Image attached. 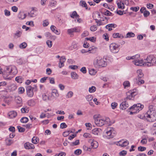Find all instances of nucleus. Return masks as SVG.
Returning a JSON list of instances; mask_svg holds the SVG:
<instances>
[{
  "label": "nucleus",
  "mask_w": 156,
  "mask_h": 156,
  "mask_svg": "<svg viewBox=\"0 0 156 156\" xmlns=\"http://www.w3.org/2000/svg\"><path fill=\"white\" fill-rule=\"evenodd\" d=\"M138 117L141 119H143L144 117H145L147 120L151 122L156 121V105H150L148 111L144 116L139 115Z\"/></svg>",
  "instance_id": "1"
},
{
  "label": "nucleus",
  "mask_w": 156,
  "mask_h": 156,
  "mask_svg": "<svg viewBox=\"0 0 156 156\" xmlns=\"http://www.w3.org/2000/svg\"><path fill=\"white\" fill-rule=\"evenodd\" d=\"M95 124L98 126H101L105 124L110 125L111 124L110 119L108 117H103L99 114H96L94 115Z\"/></svg>",
  "instance_id": "2"
},
{
  "label": "nucleus",
  "mask_w": 156,
  "mask_h": 156,
  "mask_svg": "<svg viewBox=\"0 0 156 156\" xmlns=\"http://www.w3.org/2000/svg\"><path fill=\"white\" fill-rule=\"evenodd\" d=\"M18 71L16 67L14 66H6L5 67L3 77L6 79L10 80L11 77L9 76V75L12 73L13 75H15L17 73Z\"/></svg>",
  "instance_id": "3"
},
{
  "label": "nucleus",
  "mask_w": 156,
  "mask_h": 156,
  "mask_svg": "<svg viewBox=\"0 0 156 156\" xmlns=\"http://www.w3.org/2000/svg\"><path fill=\"white\" fill-rule=\"evenodd\" d=\"M93 65L95 68H100L106 66L107 63L101 57L98 56L94 60Z\"/></svg>",
  "instance_id": "4"
},
{
  "label": "nucleus",
  "mask_w": 156,
  "mask_h": 156,
  "mask_svg": "<svg viewBox=\"0 0 156 156\" xmlns=\"http://www.w3.org/2000/svg\"><path fill=\"white\" fill-rule=\"evenodd\" d=\"M144 66L150 67L155 66L156 64V58L153 55H150L147 56L144 59Z\"/></svg>",
  "instance_id": "5"
},
{
  "label": "nucleus",
  "mask_w": 156,
  "mask_h": 156,
  "mask_svg": "<svg viewBox=\"0 0 156 156\" xmlns=\"http://www.w3.org/2000/svg\"><path fill=\"white\" fill-rule=\"evenodd\" d=\"M144 106L140 103L134 105L130 108L131 110L130 114L133 115V114L137 113L141 110L144 108Z\"/></svg>",
  "instance_id": "6"
},
{
  "label": "nucleus",
  "mask_w": 156,
  "mask_h": 156,
  "mask_svg": "<svg viewBox=\"0 0 156 156\" xmlns=\"http://www.w3.org/2000/svg\"><path fill=\"white\" fill-rule=\"evenodd\" d=\"M119 46V45L115 43H111L109 46L110 51L114 54L117 53L120 49Z\"/></svg>",
  "instance_id": "7"
},
{
  "label": "nucleus",
  "mask_w": 156,
  "mask_h": 156,
  "mask_svg": "<svg viewBox=\"0 0 156 156\" xmlns=\"http://www.w3.org/2000/svg\"><path fill=\"white\" fill-rule=\"evenodd\" d=\"M136 89H134L132 90H130L127 93V96L125 100L128 101V100H133V99L134 96L137 94V93L136 92Z\"/></svg>",
  "instance_id": "8"
},
{
  "label": "nucleus",
  "mask_w": 156,
  "mask_h": 156,
  "mask_svg": "<svg viewBox=\"0 0 156 156\" xmlns=\"http://www.w3.org/2000/svg\"><path fill=\"white\" fill-rule=\"evenodd\" d=\"M115 132L113 128H109L106 132V136L108 138H113L115 135Z\"/></svg>",
  "instance_id": "9"
},
{
  "label": "nucleus",
  "mask_w": 156,
  "mask_h": 156,
  "mask_svg": "<svg viewBox=\"0 0 156 156\" xmlns=\"http://www.w3.org/2000/svg\"><path fill=\"white\" fill-rule=\"evenodd\" d=\"M80 31V29L79 27H76L67 30V32L69 35L73 34L74 32L79 33Z\"/></svg>",
  "instance_id": "10"
},
{
  "label": "nucleus",
  "mask_w": 156,
  "mask_h": 156,
  "mask_svg": "<svg viewBox=\"0 0 156 156\" xmlns=\"http://www.w3.org/2000/svg\"><path fill=\"white\" fill-rule=\"evenodd\" d=\"M32 87L28 86L26 87L27 94V96L29 97H32L34 95Z\"/></svg>",
  "instance_id": "11"
},
{
  "label": "nucleus",
  "mask_w": 156,
  "mask_h": 156,
  "mask_svg": "<svg viewBox=\"0 0 156 156\" xmlns=\"http://www.w3.org/2000/svg\"><path fill=\"white\" fill-rule=\"evenodd\" d=\"M132 62L136 66H144V61L142 59H140V58H138L136 60H133Z\"/></svg>",
  "instance_id": "12"
},
{
  "label": "nucleus",
  "mask_w": 156,
  "mask_h": 156,
  "mask_svg": "<svg viewBox=\"0 0 156 156\" xmlns=\"http://www.w3.org/2000/svg\"><path fill=\"white\" fill-rule=\"evenodd\" d=\"M129 106L128 102L127 100H125V101L122 102L120 105V109L125 110Z\"/></svg>",
  "instance_id": "13"
},
{
  "label": "nucleus",
  "mask_w": 156,
  "mask_h": 156,
  "mask_svg": "<svg viewBox=\"0 0 156 156\" xmlns=\"http://www.w3.org/2000/svg\"><path fill=\"white\" fill-rule=\"evenodd\" d=\"M24 147L26 149H33L35 148L34 145L29 142H26L24 144Z\"/></svg>",
  "instance_id": "14"
},
{
  "label": "nucleus",
  "mask_w": 156,
  "mask_h": 156,
  "mask_svg": "<svg viewBox=\"0 0 156 156\" xmlns=\"http://www.w3.org/2000/svg\"><path fill=\"white\" fill-rule=\"evenodd\" d=\"M129 144V142L128 140H122L119 141L117 145L121 147H125L127 146Z\"/></svg>",
  "instance_id": "15"
},
{
  "label": "nucleus",
  "mask_w": 156,
  "mask_h": 156,
  "mask_svg": "<svg viewBox=\"0 0 156 156\" xmlns=\"http://www.w3.org/2000/svg\"><path fill=\"white\" fill-rule=\"evenodd\" d=\"M66 59L64 56L61 57L59 60V62L58 64V66L61 68L64 66V62H65Z\"/></svg>",
  "instance_id": "16"
},
{
  "label": "nucleus",
  "mask_w": 156,
  "mask_h": 156,
  "mask_svg": "<svg viewBox=\"0 0 156 156\" xmlns=\"http://www.w3.org/2000/svg\"><path fill=\"white\" fill-rule=\"evenodd\" d=\"M17 113L14 111H11L8 113V116L11 119L15 118L17 116Z\"/></svg>",
  "instance_id": "17"
},
{
  "label": "nucleus",
  "mask_w": 156,
  "mask_h": 156,
  "mask_svg": "<svg viewBox=\"0 0 156 156\" xmlns=\"http://www.w3.org/2000/svg\"><path fill=\"white\" fill-rule=\"evenodd\" d=\"M22 34V31L21 29L20 30H17L13 34V37L15 38H17L21 37Z\"/></svg>",
  "instance_id": "18"
},
{
  "label": "nucleus",
  "mask_w": 156,
  "mask_h": 156,
  "mask_svg": "<svg viewBox=\"0 0 156 156\" xmlns=\"http://www.w3.org/2000/svg\"><path fill=\"white\" fill-rule=\"evenodd\" d=\"M59 94L57 90L55 89L52 90L51 93V97L56 98L59 96Z\"/></svg>",
  "instance_id": "19"
},
{
  "label": "nucleus",
  "mask_w": 156,
  "mask_h": 156,
  "mask_svg": "<svg viewBox=\"0 0 156 156\" xmlns=\"http://www.w3.org/2000/svg\"><path fill=\"white\" fill-rule=\"evenodd\" d=\"M37 14V11L36 10L33 9L28 13V16L31 17H35Z\"/></svg>",
  "instance_id": "20"
},
{
  "label": "nucleus",
  "mask_w": 156,
  "mask_h": 156,
  "mask_svg": "<svg viewBox=\"0 0 156 156\" xmlns=\"http://www.w3.org/2000/svg\"><path fill=\"white\" fill-rule=\"evenodd\" d=\"M15 101L17 104H19V105H21L22 104V99L19 97H16L15 98Z\"/></svg>",
  "instance_id": "21"
},
{
  "label": "nucleus",
  "mask_w": 156,
  "mask_h": 156,
  "mask_svg": "<svg viewBox=\"0 0 156 156\" xmlns=\"http://www.w3.org/2000/svg\"><path fill=\"white\" fill-rule=\"evenodd\" d=\"M26 14L23 12H20L18 14V18L21 20L23 19L26 18Z\"/></svg>",
  "instance_id": "22"
},
{
  "label": "nucleus",
  "mask_w": 156,
  "mask_h": 156,
  "mask_svg": "<svg viewBox=\"0 0 156 156\" xmlns=\"http://www.w3.org/2000/svg\"><path fill=\"white\" fill-rule=\"evenodd\" d=\"M97 48L95 47H90L88 50L89 53H93L96 52L97 51Z\"/></svg>",
  "instance_id": "23"
},
{
  "label": "nucleus",
  "mask_w": 156,
  "mask_h": 156,
  "mask_svg": "<svg viewBox=\"0 0 156 156\" xmlns=\"http://www.w3.org/2000/svg\"><path fill=\"white\" fill-rule=\"evenodd\" d=\"M91 145L92 148H96L98 147V144L97 141L93 140L91 143Z\"/></svg>",
  "instance_id": "24"
},
{
  "label": "nucleus",
  "mask_w": 156,
  "mask_h": 156,
  "mask_svg": "<svg viewBox=\"0 0 156 156\" xmlns=\"http://www.w3.org/2000/svg\"><path fill=\"white\" fill-rule=\"evenodd\" d=\"M116 26V25L115 24H109L105 26V28L110 31L112 30V27L115 28Z\"/></svg>",
  "instance_id": "25"
},
{
  "label": "nucleus",
  "mask_w": 156,
  "mask_h": 156,
  "mask_svg": "<svg viewBox=\"0 0 156 156\" xmlns=\"http://www.w3.org/2000/svg\"><path fill=\"white\" fill-rule=\"evenodd\" d=\"M71 78L74 80H77L79 78L78 75L75 72H72L71 73Z\"/></svg>",
  "instance_id": "26"
},
{
  "label": "nucleus",
  "mask_w": 156,
  "mask_h": 156,
  "mask_svg": "<svg viewBox=\"0 0 156 156\" xmlns=\"http://www.w3.org/2000/svg\"><path fill=\"white\" fill-rule=\"evenodd\" d=\"M9 89L11 91H15L17 88V86L15 84L13 83L11 84L10 86L9 87Z\"/></svg>",
  "instance_id": "27"
},
{
  "label": "nucleus",
  "mask_w": 156,
  "mask_h": 156,
  "mask_svg": "<svg viewBox=\"0 0 156 156\" xmlns=\"http://www.w3.org/2000/svg\"><path fill=\"white\" fill-rule=\"evenodd\" d=\"M136 73L137 75V77L138 78H141L144 75L141 70L139 69L137 70Z\"/></svg>",
  "instance_id": "28"
},
{
  "label": "nucleus",
  "mask_w": 156,
  "mask_h": 156,
  "mask_svg": "<svg viewBox=\"0 0 156 156\" xmlns=\"http://www.w3.org/2000/svg\"><path fill=\"white\" fill-rule=\"evenodd\" d=\"M70 16L73 18L75 17L76 19H77L79 16L75 11H73L72 14H70Z\"/></svg>",
  "instance_id": "29"
},
{
  "label": "nucleus",
  "mask_w": 156,
  "mask_h": 156,
  "mask_svg": "<svg viewBox=\"0 0 156 156\" xmlns=\"http://www.w3.org/2000/svg\"><path fill=\"white\" fill-rule=\"evenodd\" d=\"M39 141V139L37 137L34 136L32 139V142L34 144H37Z\"/></svg>",
  "instance_id": "30"
},
{
  "label": "nucleus",
  "mask_w": 156,
  "mask_h": 156,
  "mask_svg": "<svg viewBox=\"0 0 156 156\" xmlns=\"http://www.w3.org/2000/svg\"><path fill=\"white\" fill-rule=\"evenodd\" d=\"M27 103L28 105L31 106H34L35 104V101L32 99L28 101Z\"/></svg>",
  "instance_id": "31"
},
{
  "label": "nucleus",
  "mask_w": 156,
  "mask_h": 156,
  "mask_svg": "<svg viewBox=\"0 0 156 156\" xmlns=\"http://www.w3.org/2000/svg\"><path fill=\"white\" fill-rule=\"evenodd\" d=\"M52 115V114H49V113H47L45 114L43 113H42L40 115V117L41 118H44L46 116H48V117Z\"/></svg>",
  "instance_id": "32"
},
{
  "label": "nucleus",
  "mask_w": 156,
  "mask_h": 156,
  "mask_svg": "<svg viewBox=\"0 0 156 156\" xmlns=\"http://www.w3.org/2000/svg\"><path fill=\"white\" fill-rule=\"evenodd\" d=\"M113 37L114 38H117L118 37L119 38H123V37L121 35V34H120L119 33H114L113 34Z\"/></svg>",
  "instance_id": "33"
},
{
  "label": "nucleus",
  "mask_w": 156,
  "mask_h": 156,
  "mask_svg": "<svg viewBox=\"0 0 156 156\" xmlns=\"http://www.w3.org/2000/svg\"><path fill=\"white\" fill-rule=\"evenodd\" d=\"M80 5L82 6L85 7L86 9H88L87 4L85 1H80Z\"/></svg>",
  "instance_id": "34"
},
{
  "label": "nucleus",
  "mask_w": 156,
  "mask_h": 156,
  "mask_svg": "<svg viewBox=\"0 0 156 156\" xmlns=\"http://www.w3.org/2000/svg\"><path fill=\"white\" fill-rule=\"evenodd\" d=\"M27 46V44L26 42H24L20 44L19 48L21 49H24L26 48Z\"/></svg>",
  "instance_id": "35"
},
{
  "label": "nucleus",
  "mask_w": 156,
  "mask_h": 156,
  "mask_svg": "<svg viewBox=\"0 0 156 156\" xmlns=\"http://www.w3.org/2000/svg\"><path fill=\"white\" fill-rule=\"evenodd\" d=\"M15 80L18 83H21L23 81V78L20 76H17L15 78Z\"/></svg>",
  "instance_id": "36"
},
{
  "label": "nucleus",
  "mask_w": 156,
  "mask_h": 156,
  "mask_svg": "<svg viewBox=\"0 0 156 156\" xmlns=\"http://www.w3.org/2000/svg\"><path fill=\"white\" fill-rule=\"evenodd\" d=\"M85 39L87 41H90L92 42H94L96 41V38L94 37H91L89 38L86 37Z\"/></svg>",
  "instance_id": "37"
},
{
  "label": "nucleus",
  "mask_w": 156,
  "mask_h": 156,
  "mask_svg": "<svg viewBox=\"0 0 156 156\" xmlns=\"http://www.w3.org/2000/svg\"><path fill=\"white\" fill-rule=\"evenodd\" d=\"M135 34L133 32H128L126 34V37H133L135 36Z\"/></svg>",
  "instance_id": "38"
},
{
  "label": "nucleus",
  "mask_w": 156,
  "mask_h": 156,
  "mask_svg": "<svg viewBox=\"0 0 156 156\" xmlns=\"http://www.w3.org/2000/svg\"><path fill=\"white\" fill-rule=\"evenodd\" d=\"M92 133L95 135H98L99 133V129L98 128H95L92 130Z\"/></svg>",
  "instance_id": "39"
},
{
  "label": "nucleus",
  "mask_w": 156,
  "mask_h": 156,
  "mask_svg": "<svg viewBox=\"0 0 156 156\" xmlns=\"http://www.w3.org/2000/svg\"><path fill=\"white\" fill-rule=\"evenodd\" d=\"M25 89L23 87H20L18 89V93L19 94L23 93Z\"/></svg>",
  "instance_id": "40"
},
{
  "label": "nucleus",
  "mask_w": 156,
  "mask_h": 156,
  "mask_svg": "<svg viewBox=\"0 0 156 156\" xmlns=\"http://www.w3.org/2000/svg\"><path fill=\"white\" fill-rule=\"evenodd\" d=\"M96 88L94 86H92L89 88V91L90 93H93L96 91Z\"/></svg>",
  "instance_id": "41"
},
{
  "label": "nucleus",
  "mask_w": 156,
  "mask_h": 156,
  "mask_svg": "<svg viewBox=\"0 0 156 156\" xmlns=\"http://www.w3.org/2000/svg\"><path fill=\"white\" fill-rule=\"evenodd\" d=\"M118 105V104L117 103L114 102H112L111 104V106L112 108L113 109H114L116 108Z\"/></svg>",
  "instance_id": "42"
},
{
  "label": "nucleus",
  "mask_w": 156,
  "mask_h": 156,
  "mask_svg": "<svg viewBox=\"0 0 156 156\" xmlns=\"http://www.w3.org/2000/svg\"><path fill=\"white\" fill-rule=\"evenodd\" d=\"M28 120V119L26 117H23L22 118L20 119V122L23 123H27Z\"/></svg>",
  "instance_id": "43"
},
{
  "label": "nucleus",
  "mask_w": 156,
  "mask_h": 156,
  "mask_svg": "<svg viewBox=\"0 0 156 156\" xmlns=\"http://www.w3.org/2000/svg\"><path fill=\"white\" fill-rule=\"evenodd\" d=\"M73 95V93L72 91H69L68 92L66 95V97L67 98H71Z\"/></svg>",
  "instance_id": "44"
},
{
  "label": "nucleus",
  "mask_w": 156,
  "mask_h": 156,
  "mask_svg": "<svg viewBox=\"0 0 156 156\" xmlns=\"http://www.w3.org/2000/svg\"><path fill=\"white\" fill-rule=\"evenodd\" d=\"M93 98V96L90 95H88L86 97V99L88 102L91 101Z\"/></svg>",
  "instance_id": "45"
},
{
  "label": "nucleus",
  "mask_w": 156,
  "mask_h": 156,
  "mask_svg": "<svg viewBox=\"0 0 156 156\" xmlns=\"http://www.w3.org/2000/svg\"><path fill=\"white\" fill-rule=\"evenodd\" d=\"M5 141L6 145L8 146L11 145L13 143L12 140L8 138Z\"/></svg>",
  "instance_id": "46"
},
{
  "label": "nucleus",
  "mask_w": 156,
  "mask_h": 156,
  "mask_svg": "<svg viewBox=\"0 0 156 156\" xmlns=\"http://www.w3.org/2000/svg\"><path fill=\"white\" fill-rule=\"evenodd\" d=\"M123 85L125 88L129 87L130 86V83L129 81H125L123 83Z\"/></svg>",
  "instance_id": "47"
},
{
  "label": "nucleus",
  "mask_w": 156,
  "mask_h": 156,
  "mask_svg": "<svg viewBox=\"0 0 156 156\" xmlns=\"http://www.w3.org/2000/svg\"><path fill=\"white\" fill-rule=\"evenodd\" d=\"M21 111L23 113H27L28 112L29 110L27 107H25L21 109Z\"/></svg>",
  "instance_id": "48"
},
{
  "label": "nucleus",
  "mask_w": 156,
  "mask_h": 156,
  "mask_svg": "<svg viewBox=\"0 0 156 156\" xmlns=\"http://www.w3.org/2000/svg\"><path fill=\"white\" fill-rule=\"evenodd\" d=\"M5 15L7 16H9L10 15V12L7 9H5L4 10Z\"/></svg>",
  "instance_id": "49"
},
{
  "label": "nucleus",
  "mask_w": 156,
  "mask_h": 156,
  "mask_svg": "<svg viewBox=\"0 0 156 156\" xmlns=\"http://www.w3.org/2000/svg\"><path fill=\"white\" fill-rule=\"evenodd\" d=\"M140 55L139 54H136L135 55L132 56V59L133 60H136L138 58H140Z\"/></svg>",
  "instance_id": "50"
},
{
  "label": "nucleus",
  "mask_w": 156,
  "mask_h": 156,
  "mask_svg": "<svg viewBox=\"0 0 156 156\" xmlns=\"http://www.w3.org/2000/svg\"><path fill=\"white\" fill-rule=\"evenodd\" d=\"M118 7L119 9H124V4L123 3L120 2H118L117 3Z\"/></svg>",
  "instance_id": "51"
},
{
  "label": "nucleus",
  "mask_w": 156,
  "mask_h": 156,
  "mask_svg": "<svg viewBox=\"0 0 156 156\" xmlns=\"http://www.w3.org/2000/svg\"><path fill=\"white\" fill-rule=\"evenodd\" d=\"M96 71L94 69H90L89 71V73L91 75H95L96 74Z\"/></svg>",
  "instance_id": "52"
},
{
  "label": "nucleus",
  "mask_w": 156,
  "mask_h": 156,
  "mask_svg": "<svg viewBox=\"0 0 156 156\" xmlns=\"http://www.w3.org/2000/svg\"><path fill=\"white\" fill-rule=\"evenodd\" d=\"M97 29L96 25H93L91 26L90 28V30L92 31H94Z\"/></svg>",
  "instance_id": "53"
},
{
  "label": "nucleus",
  "mask_w": 156,
  "mask_h": 156,
  "mask_svg": "<svg viewBox=\"0 0 156 156\" xmlns=\"http://www.w3.org/2000/svg\"><path fill=\"white\" fill-rule=\"evenodd\" d=\"M136 83L138 85H140L144 83V81L143 80L136 79Z\"/></svg>",
  "instance_id": "54"
},
{
  "label": "nucleus",
  "mask_w": 156,
  "mask_h": 156,
  "mask_svg": "<svg viewBox=\"0 0 156 156\" xmlns=\"http://www.w3.org/2000/svg\"><path fill=\"white\" fill-rule=\"evenodd\" d=\"M46 44L49 48H51L52 45V42L50 40H47L46 42Z\"/></svg>",
  "instance_id": "55"
},
{
  "label": "nucleus",
  "mask_w": 156,
  "mask_h": 156,
  "mask_svg": "<svg viewBox=\"0 0 156 156\" xmlns=\"http://www.w3.org/2000/svg\"><path fill=\"white\" fill-rule=\"evenodd\" d=\"M71 132H72L70 131H65L63 133L62 135L64 137H66Z\"/></svg>",
  "instance_id": "56"
},
{
  "label": "nucleus",
  "mask_w": 156,
  "mask_h": 156,
  "mask_svg": "<svg viewBox=\"0 0 156 156\" xmlns=\"http://www.w3.org/2000/svg\"><path fill=\"white\" fill-rule=\"evenodd\" d=\"M42 98L45 101H46L49 99V97L47 96L45 94H43Z\"/></svg>",
  "instance_id": "57"
},
{
  "label": "nucleus",
  "mask_w": 156,
  "mask_h": 156,
  "mask_svg": "<svg viewBox=\"0 0 156 156\" xmlns=\"http://www.w3.org/2000/svg\"><path fill=\"white\" fill-rule=\"evenodd\" d=\"M17 128L19 132H24L25 130V129L21 127L20 126H17Z\"/></svg>",
  "instance_id": "58"
},
{
  "label": "nucleus",
  "mask_w": 156,
  "mask_h": 156,
  "mask_svg": "<svg viewBox=\"0 0 156 156\" xmlns=\"http://www.w3.org/2000/svg\"><path fill=\"white\" fill-rule=\"evenodd\" d=\"M79 144V140H76L75 141L72 142L71 144V145L72 146L75 145H76Z\"/></svg>",
  "instance_id": "59"
},
{
  "label": "nucleus",
  "mask_w": 156,
  "mask_h": 156,
  "mask_svg": "<svg viewBox=\"0 0 156 156\" xmlns=\"http://www.w3.org/2000/svg\"><path fill=\"white\" fill-rule=\"evenodd\" d=\"M82 151L81 150L78 149L76 150L74 152V153L77 155H79L81 153Z\"/></svg>",
  "instance_id": "60"
},
{
  "label": "nucleus",
  "mask_w": 156,
  "mask_h": 156,
  "mask_svg": "<svg viewBox=\"0 0 156 156\" xmlns=\"http://www.w3.org/2000/svg\"><path fill=\"white\" fill-rule=\"evenodd\" d=\"M83 136L85 138H91V135L88 133H85L83 135Z\"/></svg>",
  "instance_id": "61"
},
{
  "label": "nucleus",
  "mask_w": 156,
  "mask_h": 156,
  "mask_svg": "<svg viewBox=\"0 0 156 156\" xmlns=\"http://www.w3.org/2000/svg\"><path fill=\"white\" fill-rule=\"evenodd\" d=\"M138 149L139 151H143L146 150V148L145 147L140 146L138 147Z\"/></svg>",
  "instance_id": "62"
},
{
  "label": "nucleus",
  "mask_w": 156,
  "mask_h": 156,
  "mask_svg": "<svg viewBox=\"0 0 156 156\" xmlns=\"http://www.w3.org/2000/svg\"><path fill=\"white\" fill-rule=\"evenodd\" d=\"M84 150L85 151H90L91 150V148L90 147H87L86 145H84L83 147Z\"/></svg>",
  "instance_id": "63"
},
{
  "label": "nucleus",
  "mask_w": 156,
  "mask_h": 156,
  "mask_svg": "<svg viewBox=\"0 0 156 156\" xmlns=\"http://www.w3.org/2000/svg\"><path fill=\"white\" fill-rule=\"evenodd\" d=\"M49 22L47 20H45L43 22V26L44 27H46L48 26Z\"/></svg>",
  "instance_id": "64"
}]
</instances>
